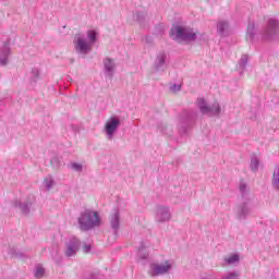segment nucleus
<instances>
[{
	"label": "nucleus",
	"mask_w": 279,
	"mask_h": 279,
	"mask_svg": "<svg viewBox=\"0 0 279 279\" xmlns=\"http://www.w3.org/2000/svg\"><path fill=\"white\" fill-rule=\"evenodd\" d=\"M170 36L173 40H178L179 43H191V40H195L197 33L189 27L177 25L171 28Z\"/></svg>",
	"instance_id": "f257e3e1"
},
{
	"label": "nucleus",
	"mask_w": 279,
	"mask_h": 279,
	"mask_svg": "<svg viewBox=\"0 0 279 279\" xmlns=\"http://www.w3.org/2000/svg\"><path fill=\"white\" fill-rule=\"evenodd\" d=\"M78 223L81 230H90V228H95L101 223V219L99 218V214L97 211L86 210L78 218Z\"/></svg>",
	"instance_id": "f03ea898"
},
{
	"label": "nucleus",
	"mask_w": 279,
	"mask_h": 279,
	"mask_svg": "<svg viewBox=\"0 0 279 279\" xmlns=\"http://www.w3.org/2000/svg\"><path fill=\"white\" fill-rule=\"evenodd\" d=\"M74 47L80 53H88L93 46L81 34H77L74 37Z\"/></svg>",
	"instance_id": "7ed1b4c3"
},
{
	"label": "nucleus",
	"mask_w": 279,
	"mask_h": 279,
	"mask_svg": "<svg viewBox=\"0 0 279 279\" xmlns=\"http://www.w3.org/2000/svg\"><path fill=\"white\" fill-rule=\"evenodd\" d=\"M171 269V263L166 262L165 264H151L149 269L150 276H162V274H168Z\"/></svg>",
	"instance_id": "20e7f679"
},
{
	"label": "nucleus",
	"mask_w": 279,
	"mask_h": 279,
	"mask_svg": "<svg viewBox=\"0 0 279 279\" xmlns=\"http://www.w3.org/2000/svg\"><path fill=\"white\" fill-rule=\"evenodd\" d=\"M119 120L114 119V118H110L105 128H106V132L109 136H112L117 130V128H119Z\"/></svg>",
	"instance_id": "39448f33"
},
{
	"label": "nucleus",
	"mask_w": 279,
	"mask_h": 279,
	"mask_svg": "<svg viewBox=\"0 0 279 279\" xmlns=\"http://www.w3.org/2000/svg\"><path fill=\"white\" fill-rule=\"evenodd\" d=\"M77 247H80V241L77 240H72L68 245H66V251H65V256H75L77 253Z\"/></svg>",
	"instance_id": "423d86ee"
},
{
	"label": "nucleus",
	"mask_w": 279,
	"mask_h": 279,
	"mask_svg": "<svg viewBox=\"0 0 279 279\" xmlns=\"http://www.w3.org/2000/svg\"><path fill=\"white\" fill-rule=\"evenodd\" d=\"M198 108L203 114H207V112H210V108L206 106V100L204 98L197 99Z\"/></svg>",
	"instance_id": "0eeeda50"
},
{
	"label": "nucleus",
	"mask_w": 279,
	"mask_h": 279,
	"mask_svg": "<svg viewBox=\"0 0 279 279\" xmlns=\"http://www.w3.org/2000/svg\"><path fill=\"white\" fill-rule=\"evenodd\" d=\"M98 33L95 29L87 31L88 43L93 46L97 43Z\"/></svg>",
	"instance_id": "6e6552de"
},
{
	"label": "nucleus",
	"mask_w": 279,
	"mask_h": 279,
	"mask_svg": "<svg viewBox=\"0 0 279 279\" xmlns=\"http://www.w3.org/2000/svg\"><path fill=\"white\" fill-rule=\"evenodd\" d=\"M274 184L277 189H279V167H277L274 172Z\"/></svg>",
	"instance_id": "1a4fd4ad"
},
{
	"label": "nucleus",
	"mask_w": 279,
	"mask_h": 279,
	"mask_svg": "<svg viewBox=\"0 0 279 279\" xmlns=\"http://www.w3.org/2000/svg\"><path fill=\"white\" fill-rule=\"evenodd\" d=\"M111 225L113 228H119V214H114L111 218Z\"/></svg>",
	"instance_id": "9d476101"
},
{
	"label": "nucleus",
	"mask_w": 279,
	"mask_h": 279,
	"mask_svg": "<svg viewBox=\"0 0 279 279\" xmlns=\"http://www.w3.org/2000/svg\"><path fill=\"white\" fill-rule=\"evenodd\" d=\"M218 32H220V34H223V32L228 28V23L226 22H220L218 23Z\"/></svg>",
	"instance_id": "9b49d317"
},
{
	"label": "nucleus",
	"mask_w": 279,
	"mask_h": 279,
	"mask_svg": "<svg viewBox=\"0 0 279 279\" xmlns=\"http://www.w3.org/2000/svg\"><path fill=\"white\" fill-rule=\"evenodd\" d=\"M105 66H106L107 71H112L114 69V63L112 62V60L107 59L105 61Z\"/></svg>",
	"instance_id": "f8f14e48"
},
{
	"label": "nucleus",
	"mask_w": 279,
	"mask_h": 279,
	"mask_svg": "<svg viewBox=\"0 0 279 279\" xmlns=\"http://www.w3.org/2000/svg\"><path fill=\"white\" fill-rule=\"evenodd\" d=\"M227 263H239V255H231L230 257L227 258Z\"/></svg>",
	"instance_id": "ddd939ff"
},
{
	"label": "nucleus",
	"mask_w": 279,
	"mask_h": 279,
	"mask_svg": "<svg viewBox=\"0 0 279 279\" xmlns=\"http://www.w3.org/2000/svg\"><path fill=\"white\" fill-rule=\"evenodd\" d=\"M35 276L37 278H43V276H45V268H43V267L37 268Z\"/></svg>",
	"instance_id": "4468645a"
},
{
	"label": "nucleus",
	"mask_w": 279,
	"mask_h": 279,
	"mask_svg": "<svg viewBox=\"0 0 279 279\" xmlns=\"http://www.w3.org/2000/svg\"><path fill=\"white\" fill-rule=\"evenodd\" d=\"M251 169L253 171H256V169H258V161L257 159H253L252 162H251Z\"/></svg>",
	"instance_id": "2eb2a0df"
},
{
	"label": "nucleus",
	"mask_w": 279,
	"mask_h": 279,
	"mask_svg": "<svg viewBox=\"0 0 279 279\" xmlns=\"http://www.w3.org/2000/svg\"><path fill=\"white\" fill-rule=\"evenodd\" d=\"M45 182H46V186L48 189H51V186H53V181L52 180L46 179Z\"/></svg>",
	"instance_id": "dca6fc26"
},
{
	"label": "nucleus",
	"mask_w": 279,
	"mask_h": 279,
	"mask_svg": "<svg viewBox=\"0 0 279 279\" xmlns=\"http://www.w3.org/2000/svg\"><path fill=\"white\" fill-rule=\"evenodd\" d=\"M72 167L75 169V171H82V165L80 163H73Z\"/></svg>",
	"instance_id": "f3484780"
},
{
	"label": "nucleus",
	"mask_w": 279,
	"mask_h": 279,
	"mask_svg": "<svg viewBox=\"0 0 279 279\" xmlns=\"http://www.w3.org/2000/svg\"><path fill=\"white\" fill-rule=\"evenodd\" d=\"M83 250H84L85 254H88L90 252V246L86 245V246H84Z\"/></svg>",
	"instance_id": "a211bd4d"
},
{
	"label": "nucleus",
	"mask_w": 279,
	"mask_h": 279,
	"mask_svg": "<svg viewBox=\"0 0 279 279\" xmlns=\"http://www.w3.org/2000/svg\"><path fill=\"white\" fill-rule=\"evenodd\" d=\"M159 62H160V64H165V57H160Z\"/></svg>",
	"instance_id": "6ab92c4d"
},
{
	"label": "nucleus",
	"mask_w": 279,
	"mask_h": 279,
	"mask_svg": "<svg viewBox=\"0 0 279 279\" xmlns=\"http://www.w3.org/2000/svg\"><path fill=\"white\" fill-rule=\"evenodd\" d=\"M226 279H236V275H230V276L227 277Z\"/></svg>",
	"instance_id": "aec40b11"
},
{
	"label": "nucleus",
	"mask_w": 279,
	"mask_h": 279,
	"mask_svg": "<svg viewBox=\"0 0 279 279\" xmlns=\"http://www.w3.org/2000/svg\"><path fill=\"white\" fill-rule=\"evenodd\" d=\"M240 189H241V191H245V186L244 185H241Z\"/></svg>",
	"instance_id": "412c9836"
}]
</instances>
